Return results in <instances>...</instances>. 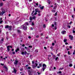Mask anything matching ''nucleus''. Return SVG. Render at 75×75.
Returning <instances> with one entry per match:
<instances>
[{"mask_svg": "<svg viewBox=\"0 0 75 75\" xmlns=\"http://www.w3.org/2000/svg\"><path fill=\"white\" fill-rule=\"evenodd\" d=\"M62 69H64V68L62 67V68H60L59 69V70H62Z\"/></svg>", "mask_w": 75, "mask_h": 75, "instance_id": "34", "label": "nucleus"}, {"mask_svg": "<svg viewBox=\"0 0 75 75\" xmlns=\"http://www.w3.org/2000/svg\"><path fill=\"white\" fill-rule=\"evenodd\" d=\"M25 50H27V49H28V47H25Z\"/></svg>", "mask_w": 75, "mask_h": 75, "instance_id": "43", "label": "nucleus"}, {"mask_svg": "<svg viewBox=\"0 0 75 75\" xmlns=\"http://www.w3.org/2000/svg\"><path fill=\"white\" fill-rule=\"evenodd\" d=\"M69 48H70V49L72 48V46H70L69 47Z\"/></svg>", "mask_w": 75, "mask_h": 75, "instance_id": "63", "label": "nucleus"}, {"mask_svg": "<svg viewBox=\"0 0 75 75\" xmlns=\"http://www.w3.org/2000/svg\"><path fill=\"white\" fill-rule=\"evenodd\" d=\"M32 63L33 64H34V61H32Z\"/></svg>", "mask_w": 75, "mask_h": 75, "instance_id": "57", "label": "nucleus"}, {"mask_svg": "<svg viewBox=\"0 0 75 75\" xmlns=\"http://www.w3.org/2000/svg\"><path fill=\"white\" fill-rule=\"evenodd\" d=\"M5 13L6 11H2V12L0 11V16H1V14L2 15H3V14H4V13Z\"/></svg>", "mask_w": 75, "mask_h": 75, "instance_id": "10", "label": "nucleus"}, {"mask_svg": "<svg viewBox=\"0 0 75 75\" xmlns=\"http://www.w3.org/2000/svg\"><path fill=\"white\" fill-rule=\"evenodd\" d=\"M5 28H8L9 30H11V28H12V26L11 25L8 26L7 25L5 26Z\"/></svg>", "mask_w": 75, "mask_h": 75, "instance_id": "2", "label": "nucleus"}, {"mask_svg": "<svg viewBox=\"0 0 75 75\" xmlns=\"http://www.w3.org/2000/svg\"><path fill=\"white\" fill-rule=\"evenodd\" d=\"M73 33H75V31L74 30H72Z\"/></svg>", "mask_w": 75, "mask_h": 75, "instance_id": "40", "label": "nucleus"}, {"mask_svg": "<svg viewBox=\"0 0 75 75\" xmlns=\"http://www.w3.org/2000/svg\"><path fill=\"white\" fill-rule=\"evenodd\" d=\"M29 2H31V1H32V0H29Z\"/></svg>", "mask_w": 75, "mask_h": 75, "instance_id": "59", "label": "nucleus"}, {"mask_svg": "<svg viewBox=\"0 0 75 75\" xmlns=\"http://www.w3.org/2000/svg\"><path fill=\"white\" fill-rule=\"evenodd\" d=\"M29 65H26V66H25V67L26 68H27V67H28Z\"/></svg>", "mask_w": 75, "mask_h": 75, "instance_id": "41", "label": "nucleus"}, {"mask_svg": "<svg viewBox=\"0 0 75 75\" xmlns=\"http://www.w3.org/2000/svg\"><path fill=\"white\" fill-rule=\"evenodd\" d=\"M56 8H57V6H55L53 8V9H54V10H55V9H56Z\"/></svg>", "mask_w": 75, "mask_h": 75, "instance_id": "26", "label": "nucleus"}, {"mask_svg": "<svg viewBox=\"0 0 75 75\" xmlns=\"http://www.w3.org/2000/svg\"><path fill=\"white\" fill-rule=\"evenodd\" d=\"M21 50H23V51H24V48H22Z\"/></svg>", "mask_w": 75, "mask_h": 75, "instance_id": "62", "label": "nucleus"}, {"mask_svg": "<svg viewBox=\"0 0 75 75\" xmlns=\"http://www.w3.org/2000/svg\"><path fill=\"white\" fill-rule=\"evenodd\" d=\"M66 33V31L65 30H63L62 32V34H65Z\"/></svg>", "mask_w": 75, "mask_h": 75, "instance_id": "13", "label": "nucleus"}, {"mask_svg": "<svg viewBox=\"0 0 75 75\" xmlns=\"http://www.w3.org/2000/svg\"><path fill=\"white\" fill-rule=\"evenodd\" d=\"M64 57H67V55H64Z\"/></svg>", "mask_w": 75, "mask_h": 75, "instance_id": "64", "label": "nucleus"}, {"mask_svg": "<svg viewBox=\"0 0 75 75\" xmlns=\"http://www.w3.org/2000/svg\"><path fill=\"white\" fill-rule=\"evenodd\" d=\"M52 12H55V10H52Z\"/></svg>", "mask_w": 75, "mask_h": 75, "instance_id": "37", "label": "nucleus"}, {"mask_svg": "<svg viewBox=\"0 0 75 75\" xmlns=\"http://www.w3.org/2000/svg\"><path fill=\"white\" fill-rule=\"evenodd\" d=\"M35 52H36V53H37V52H38V49L35 50Z\"/></svg>", "mask_w": 75, "mask_h": 75, "instance_id": "20", "label": "nucleus"}, {"mask_svg": "<svg viewBox=\"0 0 75 75\" xmlns=\"http://www.w3.org/2000/svg\"><path fill=\"white\" fill-rule=\"evenodd\" d=\"M28 23L26 22L24 23V25L26 26H27V25H28Z\"/></svg>", "mask_w": 75, "mask_h": 75, "instance_id": "14", "label": "nucleus"}, {"mask_svg": "<svg viewBox=\"0 0 75 75\" xmlns=\"http://www.w3.org/2000/svg\"><path fill=\"white\" fill-rule=\"evenodd\" d=\"M28 47L29 48H30V49H31V48H32V46H30V45L29 46H28Z\"/></svg>", "mask_w": 75, "mask_h": 75, "instance_id": "30", "label": "nucleus"}, {"mask_svg": "<svg viewBox=\"0 0 75 75\" xmlns=\"http://www.w3.org/2000/svg\"><path fill=\"white\" fill-rule=\"evenodd\" d=\"M57 15V12L55 13V16H56Z\"/></svg>", "mask_w": 75, "mask_h": 75, "instance_id": "56", "label": "nucleus"}, {"mask_svg": "<svg viewBox=\"0 0 75 75\" xmlns=\"http://www.w3.org/2000/svg\"><path fill=\"white\" fill-rule=\"evenodd\" d=\"M45 27H46V26H45V25L44 24L43 25V28H45Z\"/></svg>", "mask_w": 75, "mask_h": 75, "instance_id": "38", "label": "nucleus"}, {"mask_svg": "<svg viewBox=\"0 0 75 75\" xmlns=\"http://www.w3.org/2000/svg\"><path fill=\"white\" fill-rule=\"evenodd\" d=\"M32 66L33 68L35 69V68H36V67H37V66H38V64L35 63L34 64L32 65Z\"/></svg>", "mask_w": 75, "mask_h": 75, "instance_id": "4", "label": "nucleus"}, {"mask_svg": "<svg viewBox=\"0 0 75 75\" xmlns=\"http://www.w3.org/2000/svg\"><path fill=\"white\" fill-rule=\"evenodd\" d=\"M12 54H16V52H12Z\"/></svg>", "mask_w": 75, "mask_h": 75, "instance_id": "45", "label": "nucleus"}, {"mask_svg": "<svg viewBox=\"0 0 75 75\" xmlns=\"http://www.w3.org/2000/svg\"><path fill=\"white\" fill-rule=\"evenodd\" d=\"M35 18H36V17L35 16H34L33 18L30 16V21H29V23H30V22L32 20H33H33H35Z\"/></svg>", "mask_w": 75, "mask_h": 75, "instance_id": "5", "label": "nucleus"}, {"mask_svg": "<svg viewBox=\"0 0 75 75\" xmlns=\"http://www.w3.org/2000/svg\"><path fill=\"white\" fill-rule=\"evenodd\" d=\"M72 66V63H71L69 64V67H71Z\"/></svg>", "mask_w": 75, "mask_h": 75, "instance_id": "24", "label": "nucleus"}, {"mask_svg": "<svg viewBox=\"0 0 75 75\" xmlns=\"http://www.w3.org/2000/svg\"><path fill=\"white\" fill-rule=\"evenodd\" d=\"M3 41H4V39H2L1 40V42H3Z\"/></svg>", "mask_w": 75, "mask_h": 75, "instance_id": "25", "label": "nucleus"}, {"mask_svg": "<svg viewBox=\"0 0 75 75\" xmlns=\"http://www.w3.org/2000/svg\"><path fill=\"white\" fill-rule=\"evenodd\" d=\"M34 25V24L33 23H32V25Z\"/></svg>", "mask_w": 75, "mask_h": 75, "instance_id": "61", "label": "nucleus"}, {"mask_svg": "<svg viewBox=\"0 0 75 75\" xmlns=\"http://www.w3.org/2000/svg\"><path fill=\"white\" fill-rule=\"evenodd\" d=\"M36 38H38V37H39V35H37L36 36Z\"/></svg>", "mask_w": 75, "mask_h": 75, "instance_id": "42", "label": "nucleus"}, {"mask_svg": "<svg viewBox=\"0 0 75 75\" xmlns=\"http://www.w3.org/2000/svg\"><path fill=\"white\" fill-rule=\"evenodd\" d=\"M13 71L14 72V74H16V72L17 71V70H16V69H14Z\"/></svg>", "mask_w": 75, "mask_h": 75, "instance_id": "18", "label": "nucleus"}, {"mask_svg": "<svg viewBox=\"0 0 75 75\" xmlns=\"http://www.w3.org/2000/svg\"><path fill=\"white\" fill-rule=\"evenodd\" d=\"M18 61L17 60H15V62H14V65H17L18 63Z\"/></svg>", "mask_w": 75, "mask_h": 75, "instance_id": "11", "label": "nucleus"}, {"mask_svg": "<svg viewBox=\"0 0 75 75\" xmlns=\"http://www.w3.org/2000/svg\"><path fill=\"white\" fill-rule=\"evenodd\" d=\"M42 69L43 70V71H44V70L46 68V65L45 64H43L42 65Z\"/></svg>", "mask_w": 75, "mask_h": 75, "instance_id": "7", "label": "nucleus"}, {"mask_svg": "<svg viewBox=\"0 0 75 75\" xmlns=\"http://www.w3.org/2000/svg\"><path fill=\"white\" fill-rule=\"evenodd\" d=\"M26 69L28 70V69H31V67H28V68H26Z\"/></svg>", "mask_w": 75, "mask_h": 75, "instance_id": "22", "label": "nucleus"}, {"mask_svg": "<svg viewBox=\"0 0 75 75\" xmlns=\"http://www.w3.org/2000/svg\"><path fill=\"white\" fill-rule=\"evenodd\" d=\"M61 54L60 53H58L57 54V56L58 57H59V56H60V54Z\"/></svg>", "mask_w": 75, "mask_h": 75, "instance_id": "29", "label": "nucleus"}, {"mask_svg": "<svg viewBox=\"0 0 75 75\" xmlns=\"http://www.w3.org/2000/svg\"><path fill=\"white\" fill-rule=\"evenodd\" d=\"M55 45V43H52V45L54 46Z\"/></svg>", "mask_w": 75, "mask_h": 75, "instance_id": "50", "label": "nucleus"}, {"mask_svg": "<svg viewBox=\"0 0 75 75\" xmlns=\"http://www.w3.org/2000/svg\"><path fill=\"white\" fill-rule=\"evenodd\" d=\"M21 53L23 55H24V54L25 55H26L27 54V52L26 51H25L24 52L22 51V52H21Z\"/></svg>", "mask_w": 75, "mask_h": 75, "instance_id": "8", "label": "nucleus"}, {"mask_svg": "<svg viewBox=\"0 0 75 75\" xmlns=\"http://www.w3.org/2000/svg\"><path fill=\"white\" fill-rule=\"evenodd\" d=\"M69 38L71 40H72L73 39V36L71 35H69Z\"/></svg>", "mask_w": 75, "mask_h": 75, "instance_id": "12", "label": "nucleus"}, {"mask_svg": "<svg viewBox=\"0 0 75 75\" xmlns=\"http://www.w3.org/2000/svg\"><path fill=\"white\" fill-rule=\"evenodd\" d=\"M17 32L19 34H20V33H21V30H18L17 31Z\"/></svg>", "mask_w": 75, "mask_h": 75, "instance_id": "16", "label": "nucleus"}, {"mask_svg": "<svg viewBox=\"0 0 75 75\" xmlns=\"http://www.w3.org/2000/svg\"><path fill=\"white\" fill-rule=\"evenodd\" d=\"M53 57H54V58H53L54 59H55V58L56 57H55V56L54 55L53 56Z\"/></svg>", "mask_w": 75, "mask_h": 75, "instance_id": "47", "label": "nucleus"}, {"mask_svg": "<svg viewBox=\"0 0 75 75\" xmlns=\"http://www.w3.org/2000/svg\"><path fill=\"white\" fill-rule=\"evenodd\" d=\"M68 53L69 55H70V53H69V51H68Z\"/></svg>", "mask_w": 75, "mask_h": 75, "instance_id": "51", "label": "nucleus"}, {"mask_svg": "<svg viewBox=\"0 0 75 75\" xmlns=\"http://www.w3.org/2000/svg\"><path fill=\"white\" fill-rule=\"evenodd\" d=\"M38 12L39 13V14H40V12H41V11H40V10H39L38 11Z\"/></svg>", "mask_w": 75, "mask_h": 75, "instance_id": "35", "label": "nucleus"}, {"mask_svg": "<svg viewBox=\"0 0 75 75\" xmlns=\"http://www.w3.org/2000/svg\"><path fill=\"white\" fill-rule=\"evenodd\" d=\"M58 59V57H57L55 58V61H57Z\"/></svg>", "mask_w": 75, "mask_h": 75, "instance_id": "32", "label": "nucleus"}, {"mask_svg": "<svg viewBox=\"0 0 75 75\" xmlns=\"http://www.w3.org/2000/svg\"><path fill=\"white\" fill-rule=\"evenodd\" d=\"M50 2H51V1H48V3L49 4H50Z\"/></svg>", "mask_w": 75, "mask_h": 75, "instance_id": "46", "label": "nucleus"}, {"mask_svg": "<svg viewBox=\"0 0 75 75\" xmlns=\"http://www.w3.org/2000/svg\"><path fill=\"white\" fill-rule=\"evenodd\" d=\"M51 57V56L50 55H48V57L49 58V57Z\"/></svg>", "mask_w": 75, "mask_h": 75, "instance_id": "52", "label": "nucleus"}, {"mask_svg": "<svg viewBox=\"0 0 75 75\" xmlns=\"http://www.w3.org/2000/svg\"><path fill=\"white\" fill-rule=\"evenodd\" d=\"M39 66L40 67H42V63H40L39 64Z\"/></svg>", "mask_w": 75, "mask_h": 75, "instance_id": "19", "label": "nucleus"}, {"mask_svg": "<svg viewBox=\"0 0 75 75\" xmlns=\"http://www.w3.org/2000/svg\"><path fill=\"white\" fill-rule=\"evenodd\" d=\"M18 4H19V3H18V2H17L16 4V6H18Z\"/></svg>", "mask_w": 75, "mask_h": 75, "instance_id": "27", "label": "nucleus"}, {"mask_svg": "<svg viewBox=\"0 0 75 75\" xmlns=\"http://www.w3.org/2000/svg\"><path fill=\"white\" fill-rule=\"evenodd\" d=\"M3 21L0 20V24H2V23H3Z\"/></svg>", "mask_w": 75, "mask_h": 75, "instance_id": "28", "label": "nucleus"}, {"mask_svg": "<svg viewBox=\"0 0 75 75\" xmlns=\"http://www.w3.org/2000/svg\"><path fill=\"white\" fill-rule=\"evenodd\" d=\"M3 2H1L0 3V6L1 7H2L3 6Z\"/></svg>", "mask_w": 75, "mask_h": 75, "instance_id": "15", "label": "nucleus"}, {"mask_svg": "<svg viewBox=\"0 0 75 75\" xmlns=\"http://www.w3.org/2000/svg\"><path fill=\"white\" fill-rule=\"evenodd\" d=\"M39 11V9L38 8H36L35 9V13H33L34 12H35V11H33V12L31 13V15L32 16H35V15H36V14H37V12L38 11Z\"/></svg>", "mask_w": 75, "mask_h": 75, "instance_id": "1", "label": "nucleus"}, {"mask_svg": "<svg viewBox=\"0 0 75 75\" xmlns=\"http://www.w3.org/2000/svg\"><path fill=\"white\" fill-rule=\"evenodd\" d=\"M30 58L31 59H32V58H33V55H30Z\"/></svg>", "mask_w": 75, "mask_h": 75, "instance_id": "23", "label": "nucleus"}, {"mask_svg": "<svg viewBox=\"0 0 75 75\" xmlns=\"http://www.w3.org/2000/svg\"><path fill=\"white\" fill-rule=\"evenodd\" d=\"M50 48L52 50H53V47H52V46H51L50 47Z\"/></svg>", "mask_w": 75, "mask_h": 75, "instance_id": "36", "label": "nucleus"}, {"mask_svg": "<svg viewBox=\"0 0 75 75\" xmlns=\"http://www.w3.org/2000/svg\"><path fill=\"white\" fill-rule=\"evenodd\" d=\"M44 6H42V7H40V9H42V10L44 9Z\"/></svg>", "mask_w": 75, "mask_h": 75, "instance_id": "21", "label": "nucleus"}, {"mask_svg": "<svg viewBox=\"0 0 75 75\" xmlns=\"http://www.w3.org/2000/svg\"><path fill=\"white\" fill-rule=\"evenodd\" d=\"M37 73L38 74V75H41V73H40L39 72H37Z\"/></svg>", "mask_w": 75, "mask_h": 75, "instance_id": "31", "label": "nucleus"}, {"mask_svg": "<svg viewBox=\"0 0 75 75\" xmlns=\"http://www.w3.org/2000/svg\"><path fill=\"white\" fill-rule=\"evenodd\" d=\"M67 41V39H65L64 40V42H66Z\"/></svg>", "mask_w": 75, "mask_h": 75, "instance_id": "17", "label": "nucleus"}, {"mask_svg": "<svg viewBox=\"0 0 75 75\" xmlns=\"http://www.w3.org/2000/svg\"><path fill=\"white\" fill-rule=\"evenodd\" d=\"M21 28H23L25 30L27 28V26L25 25H23L21 26Z\"/></svg>", "mask_w": 75, "mask_h": 75, "instance_id": "3", "label": "nucleus"}, {"mask_svg": "<svg viewBox=\"0 0 75 75\" xmlns=\"http://www.w3.org/2000/svg\"><path fill=\"white\" fill-rule=\"evenodd\" d=\"M38 16H41V14L40 13H39L38 14Z\"/></svg>", "mask_w": 75, "mask_h": 75, "instance_id": "53", "label": "nucleus"}, {"mask_svg": "<svg viewBox=\"0 0 75 75\" xmlns=\"http://www.w3.org/2000/svg\"><path fill=\"white\" fill-rule=\"evenodd\" d=\"M52 28H53V29H54L55 30H57V26L56 25H55L54 26V24H52Z\"/></svg>", "mask_w": 75, "mask_h": 75, "instance_id": "6", "label": "nucleus"}, {"mask_svg": "<svg viewBox=\"0 0 75 75\" xmlns=\"http://www.w3.org/2000/svg\"><path fill=\"white\" fill-rule=\"evenodd\" d=\"M54 25H57V23H56V22H54Z\"/></svg>", "mask_w": 75, "mask_h": 75, "instance_id": "39", "label": "nucleus"}, {"mask_svg": "<svg viewBox=\"0 0 75 75\" xmlns=\"http://www.w3.org/2000/svg\"><path fill=\"white\" fill-rule=\"evenodd\" d=\"M68 44V43H67V42H66V43H65V44L66 45H67V44Z\"/></svg>", "mask_w": 75, "mask_h": 75, "instance_id": "58", "label": "nucleus"}, {"mask_svg": "<svg viewBox=\"0 0 75 75\" xmlns=\"http://www.w3.org/2000/svg\"><path fill=\"white\" fill-rule=\"evenodd\" d=\"M29 75H31V73H28Z\"/></svg>", "mask_w": 75, "mask_h": 75, "instance_id": "60", "label": "nucleus"}, {"mask_svg": "<svg viewBox=\"0 0 75 75\" xmlns=\"http://www.w3.org/2000/svg\"><path fill=\"white\" fill-rule=\"evenodd\" d=\"M59 74H61L62 73V72H61V71H59Z\"/></svg>", "mask_w": 75, "mask_h": 75, "instance_id": "55", "label": "nucleus"}, {"mask_svg": "<svg viewBox=\"0 0 75 75\" xmlns=\"http://www.w3.org/2000/svg\"><path fill=\"white\" fill-rule=\"evenodd\" d=\"M13 28L14 29V28H16V26L14 25H13Z\"/></svg>", "mask_w": 75, "mask_h": 75, "instance_id": "44", "label": "nucleus"}, {"mask_svg": "<svg viewBox=\"0 0 75 75\" xmlns=\"http://www.w3.org/2000/svg\"><path fill=\"white\" fill-rule=\"evenodd\" d=\"M75 50L74 51V52H73V55H74V54H75Z\"/></svg>", "mask_w": 75, "mask_h": 75, "instance_id": "49", "label": "nucleus"}, {"mask_svg": "<svg viewBox=\"0 0 75 75\" xmlns=\"http://www.w3.org/2000/svg\"><path fill=\"white\" fill-rule=\"evenodd\" d=\"M36 5L37 6H38V3H36Z\"/></svg>", "mask_w": 75, "mask_h": 75, "instance_id": "54", "label": "nucleus"}, {"mask_svg": "<svg viewBox=\"0 0 75 75\" xmlns=\"http://www.w3.org/2000/svg\"><path fill=\"white\" fill-rule=\"evenodd\" d=\"M20 70L21 71H22L23 70V68L20 69Z\"/></svg>", "mask_w": 75, "mask_h": 75, "instance_id": "33", "label": "nucleus"}, {"mask_svg": "<svg viewBox=\"0 0 75 75\" xmlns=\"http://www.w3.org/2000/svg\"><path fill=\"white\" fill-rule=\"evenodd\" d=\"M67 27H68V28H71V26L69 25L67 26Z\"/></svg>", "mask_w": 75, "mask_h": 75, "instance_id": "48", "label": "nucleus"}, {"mask_svg": "<svg viewBox=\"0 0 75 75\" xmlns=\"http://www.w3.org/2000/svg\"><path fill=\"white\" fill-rule=\"evenodd\" d=\"M10 48H13V47L11 46H8L7 47V50H8V52H9V51H10Z\"/></svg>", "mask_w": 75, "mask_h": 75, "instance_id": "9", "label": "nucleus"}]
</instances>
